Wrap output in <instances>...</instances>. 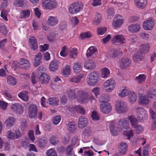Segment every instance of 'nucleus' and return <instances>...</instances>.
Instances as JSON below:
<instances>
[{"mask_svg":"<svg viewBox=\"0 0 156 156\" xmlns=\"http://www.w3.org/2000/svg\"><path fill=\"white\" fill-rule=\"evenodd\" d=\"M128 119L132 127H134L139 121L137 119H136L135 116L132 115L129 116Z\"/></svg>","mask_w":156,"mask_h":156,"instance_id":"ea45409f","label":"nucleus"},{"mask_svg":"<svg viewBox=\"0 0 156 156\" xmlns=\"http://www.w3.org/2000/svg\"><path fill=\"white\" fill-rule=\"evenodd\" d=\"M92 36L91 34L89 32H87L81 34L80 37L81 39L83 40L86 38H89Z\"/></svg>","mask_w":156,"mask_h":156,"instance_id":"13d9d810","label":"nucleus"},{"mask_svg":"<svg viewBox=\"0 0 156 156\" xmlns=\"http://www.w3.org/2000/svg\"><path fill=\"white\" fill-rule=\"evenodd\" d=\"M134 3L136 6L138 8L144 9L147 5V0H134Z\"/></svg>","mask_w":156,"mask_h":156,"instance_id":"a211bd4d","label":"nucleus"},{"mask_svg":"<svg viewBox=\"0 0 156 156\" xmlns=\"http://www.w3.org/2000/svg\"><path fill=\"white\" fill-rule=\"evenodd\" d=\"M140 25L137 24H132L128 27L129 31L132 33L137 32L140 30Z\"/></svg>","mask_w":156,"mask_h":156,"instance_id":"b1692460","label":"nucleus"},{"mask_svg":"<svg viewBox=\"0 0 156 156\" xmlns=\"http://www.w3.org/2000/svg\"><path fill=\"white\" fill-rule=\"evenodd\" d=\"M68 130L72 133H73L76 130V126L74 122H69L68 126Z\"/></svg>","mask_w":156,"mask_h":156,"instance_id":"de8ad7c7","label":"nucleus"},{"mask_svg":"<svg viewBox=\"0 0 156 156\" xmlns=\"http://www.w3.org/2000/svg\"><path fill=\"white\" fill-rule=\"evenodd\" d=\"M129 91L126 87L120 90L119 94V95L121 97H124L128 95H129Z\"/></svg>","mask_w":156,"mask_h":156,"instance_id":"37998d69","label":"nucleus"},{"mask_svg":"<svg viewBox=\"0 0 156 156\" xmlns=\"http://www.w3.org/2000/svg\"><path fill=\"white\" fill-rule=\"evenodd\" d=\"M115 85V80L110 79L106 80L104 83V87L107 88V92L111 91L114 88Z\"/></svg>","mask_w":156,"mask_h":156,"instance_id":"9d476101","label":"nucleus"},{"mask_svg":"<svg viewBox=\"0 0 156 156\" xmlns=\"http://www.w3.org/2000/svg\"><path fill=\"white\" fill-rule=\"evenodd\" d=\"M127 144L126 143L122 142L118 147L119 153L122 154H124L127 150Z\"/></svg>","mask_w":156,"mask_h":156,"instance_id":"aec40b11","label":"nucleus"},{"mask_svg":"<svg viewBox=\"0 0 156 156\" xmlns=\"http://www.w3.org/2000/svg\"><path fill=\"white\" fill-rule=\"evenodd\" d=\"M131 64V61L128 58L122 57L120 61V66L121 68L125 69Z\"/></svg>","mask_w":156,"mask_h":156,"instance_id":"f3484780","label":"nucleus"},{"mask_svg":"<svg viewBox=\"0 0 156 156\" xmlns=\"http://www.w3.org/2000/svg\"><path fill=\"white\" fill-rule=\"evenodd\" d=\"M49 104L53 106H57L58 105L59 99L55 97H51L48 99Z\"/></svg>","mask_w":156,"mask_h":156,"instance_id":"79ce46f5","label":"nucleus"},{"mask_svg":"<svg viewBox=\"0 0 156 156\" xmlns=\"http://www.w3.org/2000/svg\"><path fill=\"white\" fill-rule=\"evenodd\" d=\"M18 65L20 68L26 69H29L30 66V62L27 59L24 58L20 59Z\"/></svg>","mask_w":156,"mask_h":156,"instance_id":"2eb2a0df","label":"nucleus"},{"mask_svg":"<svg viewBox=\"0 0 156 156\" xmlns=\"http://www.w3.org/2000/svg\"><path fill=\"white\" fill-rule=\"evenodd\" d=\"M11 108L12 111L18 114H22L23 111V106L18 103L12 105Z\"/></svg>","mask_w":156,"mask_h":156,"instance_id":"f8f14e48","label":"nucleus"},{"mask_svg":"<svg viewBox=\"0 0 156 156\" xmlns=\"http://www.w3.org/2000/svg\"><path fill=\"white\" fill-rule=\"evenodd\" d=\"M123 20L122 19H118L113 22V25L115 27L120 26L123 23Z\"/></svg>","mask_w":156,"mask_h":156,"instance_id":"603ef678","label":"nucleus"},{"mask_svg":"<svg viewBox=\"0 0 156 156\" xmlns=\"http://www.w3.org/2000/svg\"><path fill=\"white\" fill-rule=\"evenodd\" d=\"M76 112H79L80 113L84 115L85 114V111L84 109L81 107L80 105H78L76 106Z\"/></svg>","mask_w":156,"mask_h":156,"instance_id":"e2e57ef3","label":"nucleus"},{"mask_svg":"<svg viewBox=\"0 0 156 156\" xmlns=\"http://www.w3.org/2000/svg\"><path fill=\"white\" fill-rule=\"evenodd\" d=\"M119 126L116 128L115 126V122L114 121H111L109 124V127L112 135H117L119 132L123 129H128L129 128L128 122L124 119H121L118 122Z\"/></svg>","mask_w":156,"mask_h":156,"instance_id":"f257e3e1","label":"nucleus"},{"mask_svg":"<svg viewBox=\"0 0 156 156\" xmlns=\"http://www.w3.org/2000/svg\"><path fill=\"white\" fill-rule=\"evenodd\" d=\"M91 117L92 119L95 121H98L100 119V117L98 112L94 111H92Z\"/></svg>","mask_w":156,"mask_h":156,"instance_id":"864d4df0","label":"nucleus"},{"mask_svg":"<svg viewBox=\"0 0 156 156\" xmlns=\"http://www.w3.org/2000/svg\"><path fill=\"white\" fill-rule=\"evenodd\" d=\"M154 22L151 19H149L144 21L143 27L144 29L146 30H151L154 27Z\"/></svg>","mask_w":156,"mask_h":156,"instance_id":"4468645a","label":"nucleus"},{"mask_svg":"<svg viewBox=\"0 0 156 156\" xmlns=\"http://www.w3.org/2000/svg\"><path fill=\"white\" fill-rule=\"evenodd\" d=\"M46 154L47 156H57L56 152L53 148L47 150L46 152Z\"/></svg>","mask_w":156,"mask_h":156,"instance_id":"6e6d98bb","label":"nucleus"},{"mask_svg":"<svg viewBox=\"0 0 156 156\" xmlns=\"http://www.w3.org/2000/svg\"><path fill=\"white\" fill-rule=\"evenodd\" d=\"M111 41L112 44H120L125 43L126 40L122 35L117 34L114 36Z\"/></svg>","mask_w":156,"mask_h":156,"instance_id":"1a4fd4ad","label":"nucleus"},{"mask_svg":"<svg viewBox=\"0 0 156 156\" xmlns=\"http://www.w3.org/2000/svg\"><path fill=\"white\" fill-rule=\"evenodd\" d=\"M83 7V5L81 2H76L69 5L68 8V10L70 14H76L81 11Z\"/></svg>","mask_w":156,"mask_h":156,"instance_id":"7ed1b4c3","label":"nucleus"},{"mask_svg":"<svg viewBox=\"0 0 156 156\" xmlns=\"http://www.w3.org/2000/svg\"><path fill=\"white\" fill-rule=\"evenodd\" d=\"M136 109L138 110L137 113V119L140 122L144 121L147 119V113L144 108L139 107Z\"/></svg>","mask_w":156,"mask_h":156,"instance_id":"0eeeda50","label":"nucleus"},{"mask_svg":"<svg viewBox=\"0 0 156 156\" xmlns=\"http://www.w3.org/2000/svg\"><path fill=\"white\" fill-rule=\"evenodd\" d=\"M30 11L29 10H24L22 11L20 13V19H25L29 17Z\"/></svg>","mask_w":156,"mask_h":156,"instance_id":"58836bf2","label":"nucleus"},{"mask_svg":"<svg viewBox=\"0 0 156 156\" xmlns=\"http://www.w3.org/2000/svg\"><path fill=\"white\" fill-rule=\"evenodd\" d=\"M82 66L80 63H75L73 67L74 72L76 73H79L82 70Z\"/></svg>","mask_w":156,"mask_h":156,"instance_id":"8fccbe9b","label":"nucleus"},{"mask_svg":"<svg viewBox=\"0 0 156 156\" xmlns=\"http://www.w3.org/2000/svg\"><path fill=\"white\" fill-rule=\"evenodd\" d=\"M110 98L107 94H103L101 95L99 98V101L102 103H108L109 100Z\"/></svg>","mask_w":156,"mask_h":156,"instance_id":"473e14b6","label":"nucleus"},{"mask_svg":"<svg viewBox=\"0 0 156 156\" xmlns=\"http://www.w3.org/2000/svg\"><path fill=\"white\" fill-rule=\"evenodd\" d=\"M8 11L7 10L3 9L1 12V16L2 18L5 20L7 21L8 19L7 17Z\"/></svg>","mask_w":156,"mask_h":156,"instance_id":"5fc2aeb1","label":"nucleus"},{"mask_svg":"<svg viewBox=\"0 0 156 156\" xmlns=\"http://www.w3.org/2000/svg\"><path fill=\"white\" fill-rule=\"evenodd\" d=\"M0 31L4 34H6L8 32L6 26L3 23L0 24Z\"/></svg>","mask_w":156,"mask_h":156,"instance_id":"4d7b16f0","label":"nucleus"},{"mask_svg":"<svg viewBox=\"0 0 156 156\" xmlns=\"http://www.w3.org/2000/svg\"><path fill=\"white\" fill-rule=\"evenodd\" d=\"M78 101L80 103L87 102L89 101V95L87 93L82 90H79L77 92V97Z\"/></svg>","mask_w":156,"mask_h":156,"instance_id":"6e6552de","label":"nucleus"},{"mask_svg":"<svg viewBox=\"0 0 156 156\" xmlns=\"http://www.w3.org/2000/svg\"><path fill=\"white\" fill-rule=\"evenodd\" d=\"M91 133V130L90 127L86 128L83 131L82 133V135L84 136H89Z\"/></svg>","mask_w":156,"mask_h":156,"instance_id":"bf43d9fd","label":"nucleus"},{"mask_svg":"<svg viewBox=\"0 0 156 156\" xmlns=\"http://www.w3.org/2000/svg\"><path fill=\"white\" fill-rule=\"evenodd\" d=\"M43 68L40 66L37 69V74L40 75L39 77V80L42 83H47L50 80V77L46 73H43Z\"/></svg>","mask_w":156,"mask_h":156,"instance_id":"20e7f679","label":"nucleus"},{"mask_svg":"<svg viewBox=\"0 0 156 156\" xmlns=\"http://www.w3.org/2000/svg\"><path fill=\"white\" fill-rule=\"evenodd\" d=\"M139 102L140 104L147 105L149 103V100L146 95L141 94L139 96Z\"/></svg>","mask_w":156,"mask_h":156,"instance_id":"5701e85b","label":"nucleus"},{"mask_svg":"<svg viewBox=\"0 0 156 156\" xmlns=\"http://www.w3.org/2000/svg\"><path fill=\"white\" fill-rule=\"evenodd\" d=\"M57 5L56 0H42V6L46 9H52Z\"/></svg>","mask_w":156,"mask_h":156,"instance_id":"423d86ee","label":"nucleus"},{"mask_svg":"<svg viewBox=\"0 0 156 156\" xmlns=\"http://www.w3.org/2000/svg\"><path fill=\"white\" fill-rule=\"evenodd\" d=\"M50 142L51 144L55 145L59 142V140L57 137L52 136L50 138Z\"/></svg>","mask_w":156,"mask_h":156,"instance_id":"680f3d73","label":"nucleus"},{"mask_svg":"<svg viewBox=\"0 0 156 156\" xmlns=\"http://www.w3.org/2000/svg\"><path fill=\"white\" fill-rule=\"evenodd\" d=\"M147 95L149 98L153 99L156 97V90L153 88L149 89L147 91Z\"/></svg>","mask_w":156,"mask_h":156,"instance_id":"e433bc0d","label":"nucleus"},{"mask_svg":"<svg viewBox=\"0 0 156 156\" xmlns=\"http://www.w3.org/2000/svg\"><path fill=\"white\" fill-rule=\"evenodd\" d=\"M147 76L144 74H140L135 78V81L139 83L144 82L146 80Z\"/></svg>","mask_w":156,"mask_h":156,"instance_id":"f704fd0d","label":"nucleus"},{"mask_svg":"<svg viewBox=\"0 0 156 156\" xmlns=\"http://www.w3.org/2000/svg\"><path fill=\"white\" fill-rule=\"evenodd\" d=\"M7 137L10 139H15V133L13 132L11 130H9L7 132Z\"/></svg>","mask_w":156,"mask_h":156,"instance_id":"0e129e2a","label":"nucleus"},{"mask_svg":"<svg viewBox=\"0 0 156 156\" xmlns=\"http://www.w3.org/2000/svg\"><path fill=\"white\" fill-rule=\"evenodd\" d=\"M28 92L27 91H22L18 94V97L25 101H27L29 100L28 95Z\"/></svg>","mask_w":156,"mask_h":156,"instance_id":"a878e982","label":"nucleus"},{"mask_svg":"<svg viewBox=\"0 0 156 156\" xmlns=\"http://www.w3.org/2000/svg\"><path fill=\"white\" fill-rule=\"evenodd\" d=\"M42 58V55L40 52L38 53L36 55L34 62V65L35 67H37L40 65L41 62Z\"/></svg>","mask_w":156,"mask_h":156,"instance_id":"cd10ccee","label":"nucleus"},{"mask_svg":"<svg viewBox=\"0 0 156 156\" xmlns=\"http://www.w3.org/2000/svg\"><path fill=\"white\" fill-rule=\"evenodd\" d=\"M48 143L46 138H40L39 139L38 145L39 147L43 148L45 147Z\"/></svg>","mask_w":156,"mask_h":156,"instance_id":"c03bdc74","label":"nucleus"},{"mask_svg":"<svg viewBox=\"0 0 156 156\" xmlns=\"http://www.w3.org/2000/svg\"><path fill=\"white\" fill-rule=\"evenodd\" d=\"M96 52V49L92 47H90L87 50L86 56L87 57H90Z\"/></svg>","mask_w":156,"mask_h":156,"instance_id":"3c124183","label":"nucleus"},{"mask_svg":"<svg viewBox=\"0 0 156 156\" xmlns=\"http://www.w3.org/2000/svg\"><path fill=\"white\" fill-rule=\"evenodd\" d=\"M100 108L102 113L106 114L109 113L112 110V106L108 103H101L100 105Z\"/></svg>","mask_w":156,"mask_h":156,"instance_id":"9b49d317","label":"nucleus"},{"mask_svg":"<svg viewBox=\"0 0 156 156\" xmlns=\"http://www.w3.org/2000/svg\"><path fill=\"white\" fill-rule=\"evenodd\" d=\"M14 5L16 6L22 7L24 5L23 0H16L14 3Z\"/></svg>","mask_w":156,"mask_h":156,"instance_id":"338daca9","label":"nucleus"},{"mask_svg":"<svg viewBox=\"0 0 156 156\" xmlns=\"http://www.w3.org/2000/svg\"><path fill=\"white\" fill-rule=\"evenodd\" d=\"M102 17L101 14L99 13L96 14L94 20V23L96 25H98L102 20Z\"/></svg>","mask_w":156,"mask_h":156,"instance_id":"49530a36","label":"nucleus"},{"mask_svg":"<svg viewBox=\"0 0 156 156\" xmlns=\"http://www.w3.org/2000/svg\"><path fill=\"white\" fill-rule=\"evenodd\" d=\"M107 29L105 27H100L98 29V34L100 35L103 34L106 31Z\"/></svg>","mask_w":156,"mask_h":156,"instance_id":"774afa93","label":"nucleus"},{"mask_svg":"<svg viewBox=\"0 0 156 156\" xmlns=\"http://www.w3.org/2000/svg\"><path fill=\"white\" fill-rule=\"evenodd\" d=\"M108 18L111 20L114 16L115 12L112 7L109 8L107 10Z\"/></svg>","mask_w":156,"mask_h":156,"instance_id":"a18cd8bd","label":"nucleus"},{"mask_svg":"<svg viewBox=\"0 0 156 156\" xmlns=\"http://www.w3.org/2000/svg\"><path fill=\"white\" fill-rule=\"evenodd\" d=\"M70 67L69 65H66L63 71V74L65 77H68L70 74Z\"/></svg>","mask_w":156,"mask_h":156,"instance_id":"09e8293b","label":"nucleus"},{"mask_svg":"<svg viewBox=\"0 0 156 156\" xmlns=\"http://www.w3.org/2000/svg\"><path fill=\"white\" fill-rule=\"evenodd\" d=\"M85 75L83 74H80L76 76L73 77L69 79V81L74 83L79 82L81 79L83 78Z\"/></svg>","mask_w":156,"mask_h":156,"instance_id":"c85d7f7f","label":"nucleus"},{"mask_svg":"<svg viewBox=\"0 0 156 156\" xmlns=\"http://www.w3.org/2000/svg\"><path fill=\"white\" fill-rule=\"evenodd\" d=\"M101 76L102 78H107L109 77L110 74L109 70L107 68L105 67L101 69Z\"/></svg>","mask_w":156,"mask_h":156,"instance_id":"72a5a7b5","label":"nucleus"},{"mask_svg":"<svg viewBox=\"0 0 156 156\" xmlns=\"http://www.w3.org/2000/svg\"><path fill=\"white\" fill-rule=\"evenodd\" d=\"M58 20L56 17L50 16L49 17L47 23L48 25L51 26H55L58 24Z\"/></svg>","mask_w":156,"mask_h":156,"instance_id":"bb28decb","label":"nucleus"},{"mask_svg":"<svg viewBox=\"0 0 156 156\" xmlns=\"http://www.w3.org/2000/svg\"><path fill=\"white\" fill-rule=\"evenodd\" d=\"M84 66L85 69L89 70H92L96 67L95 63L91 59L86 61L84 63Z\"/></svg>","mask_w":156,"mask_h":156,"instance_id":"6ab92c4d","label":"nucleus"},{"mask_svg":"<svg viewBox=\"0 0 156 156\" xmlns=\"http://www.w3.org/2000/svg\"><path fill=\"white\" fill-rule=\"evenodd\" d=\"M87 123V119L83 116L80 117L78 121V126L80 128H83L85 126Z\"/></svg>","mask_w":156,"mask_h":156,"instance_id":"393cba45","label":"nucleus"},{"mask_svg":"<svg viewBox=\"0 0 156 156\" xmlns=\"http://www.w3.org/2000/svg\"><path fill=\"white\" fill-rule=\"evenodd\" d=\"M61 116L60 115H57L54 117L53 119L52 122L55 125H57L61 120Z\"/></svg>","mask_w":156,"mask_h":156,"instance_id":"052dcab7","label":"nucleus"},{"mask_svg":"<svg viewBox=\"0 0 156 156\" xmlns=\"http://www.w3.org/2000/svg\"><path fill=\"white\" fill-rule=\"evenodd\" d=\"M115 108L117 112L120 113H125L128 110L126 105L122 101L116 102Z\"/></svg>","mask_w":156,"mask_h":156,"instance_id":"39448f33","label":"nucleus"},{"mask_svg":"<svg viewBox=\"0 0 156 156\" xmlns=\"http://www.w3.org/2000/svg\"><path fill=\"white\" fill-rule=\"evenodd\" d=\"M29 41L30 46L32 50L35 51L37 48L38 44L37 40L34 37H30L29 39Z\"/></svg>","mask_w":156,"mask_h":156,"instance_id":"dca6fc26","label":"nucleus"},{"mask_svg":"<svg viewBox=\"0 0 156 156\" xmlns=\"http://www.w3.org/2000/svg\"><path fill=\"white\" fill-rule=\"evenodd\" d=\"M149 112L152 119L153 120L152 127L155 128L156 127V113L151 108L150 109Z\"/></svg>","mask_w":156,"mask_h":156,"instance_id":"c9c22d12","label":"nucleus"},{"mask_svg":"<svg viewBox=\"0 0 156 156\" xmlns=\"http://www.w3.org/2000/svg\"><path fill=\"white\" fill-rule=\"evenodd\" d=\"M133 127L135 129L136 131V133H139L142 132L143 131V128L141 125H136L134 127Z\"/></svg>","mask_w":156,"mask_h":156,"instance_id":"69168bd1","label":"nucleus"},{"mask_svg":"<svg viewBox=\"0 0 156 156\" xmlns=\"http://www.w3.org/2000/svg\"><path fill=\"white\" fill-rule=\"evenodd\" d=\"M87 84L91 86H95L100 80L98 73L94 72L88 75L87 79Z\"/></svg>","mask_w":156,"mask_h":156,"instance_id":"f03ea898","label":"nucleus"},{"mask_svg":"<svg viewBox=\"0 0 156 156\" xmlns=\"http://www.w3.org/2000/svg\"><path fill=\"white\" fill-rule=\"evenodd\" d=\"M15 121V119L12 117H10L5 121V123L8 128L11 127L14 125Z\"/></svg>","mask_w":156,"mask_h":156,"instance_id":"7c9ffc66","label":"nucleus"},{"mask_svg":"<svg viewBox=\"0 0 156 156\" xmlns=\"http://www.w3.org/2000/svg\"><path fill=\"white\" fill-rule=\"evenodd\" d=\"M37 108L36 105L31 104L28 107V114L30 118H35L37 114Z\"/></svg>","mask_w":156,"mask_h":156,"instance_id":"ddd939ff","label":"nucleus"},{"mask_svg":"<svg viewBox=\"0 0 156 156\" xmlns=\"http://www.w3.org/2000/svg\"><path fill=\"white\" fill-rule=\"evenodd\" d=\"M150 46L148 44H142L140 46V53H147L149 50Z\"/></svg>","mask_w":156,"mask_h":156,"instance_id":"4c0bfd02","label":"nucleus"},{"mask_svg":"<svg viewBox=\"0 0 156 156\" xmlns=\"http://www.w3.org/2000/svg\"><path fill=\"white\" fill-rule=\"evenodd\" d=\"M7 82L8 84L11 86H14L17 83L16 79L11 75H9L7 78Z\"/></svg>","mask_w":156,"mask_h":156,"instance_id":"2f4dec72","label":"nucleus"},{"mask_svg":"<svg viewBox=\"0 0 156 156\" xmlns=\"http://www.w3.org/2000/svg\"><path fill=\"white\" fill-rule=\"evenodd\" d=\"M67 94L69 98L71 100L75 99L77 97L75 90L74 89H69L67 92Z\"/></svg>","mask_w":156,"mask_h":156,"instance_id":"c756f323","label":"nucleus"},{"mask_svg":"<svg viewBox=\"0 0 156 156\" xmlns=\"http://www.w3.org/2000/svg\"><path fill=\"white\" fill-rule=\"evenodd\" d=\"M58 62L56 60H53L49 65L50 69L52 72L56 71L58 69Z\"/></svg>","mask_w":156,"mask_h":156,"instance_id":"412c9836","label":"nucleus"},{"mask_svg":"<svg viewBox=\"0 0 156 156\" xmlns=\"http://www.w3.org/2000/svg\"><path fill=\"white\" fill-rule=\"evenodd\" d=\"M144 58V57L143 54L140 52L135 53L133 56V60L135 62L141 61Z\"/></svg>","mask_w":156,"mask_h":156,"instance_id":"4be33fe9","label":"nucleus"},{"mask_svg":"<svg viewBox=\"0 0 156 156\" xmlns=\"http://www.w3.org/2000/svg\"><path fill=\"white\" fill-rule=\"evenodd\" d=\"M128 97L130 101L132 103H133L136 100L137 95L133 91H131L129 92Z\"/></svg>","mask_w":156,"mask_h":156,"instance_id":"a19ab883","label":"nucleus"}]
</instances>
